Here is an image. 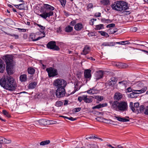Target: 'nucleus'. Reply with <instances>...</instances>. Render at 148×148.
Wrapping results in <instances>:
<instances>
[{
	"label": "nucleus",
	"mask_w": 148,
	"mask_h": 148,
	"mask_svg": "<svg viewBox=\"0 0 148 148\" xmlns=\"http://www.w3.org/2000/svg\"><path fill=\"white\" fill-rule=\"evenodd\" d=\"M0 85L6 90L12 91L14 89V86L13 84V79L10 76L1 79L0 80Z\"/></svg>",
	"instance_id": "nucleus-1"
},
{
	"label": "nucleus",
	"mask_w": 148,
	"mask_h": 148,
	"mask_svg": "<svg viewBox=\"0 0 148 148\" xmlns=\"http://www.w3.org/2000/svg\"><path fill=\"white\" fill-rule=\"evenodd\" d=\"M112 8L114 10L122 12L128 8V4L123 1H118L112 5Z\"/></svg>",
	"instance_id": "nucleus-2"
},
{
	"label": "nucleus",
	"mask_w": 148,
	"mask_h": 148,
	"mask_svg": "<svg viewBox=\"0 0 148 148\" xmlns=\"http://www.w3.org/2000/svg\"><path fill=\"white\" fill-rule=\"evenodd\" d=\"M44 7L46 10L39 16L44 19H46L47 17H49L50 16L53 15V12L52 11L54 9V7L48 4H44Z\"/></svg>",
	"instance_id": "nucleus-3"
},
{
	"label": "nucleus",
	"mask_w": 148,
	"mask_h": 148,
	"mask_svg": "<svg viewBox=\"0 0 148 148\" xmlns=\"http://www.w3.org/2000/svg\"><path fill=\"white\" fill-rule=\"evenodd\" d=\"M53 85L57 88L65 87L66 85V82L63 79H58L54 81Z\"/></svg>",
	"instance_id": "nucleus-4"
},
{
	"label": "nucleus",
	"mask_w": 148,
	"mask_h": 148,
	"mask_svg": "<svg viewBox=\"0 0 148 148\" xmlns=\"http://www.w3.org/2000/svg\"><path fill=\"white\" fill-rule=\"evenodd\" d=\"M5 60L6 65H14L15 62L13 60V56L11 55H7L4 56Z\"/></svg>",
	"instance_id": "nucleus-5"
},
{
	"label": "nucleus",
	"mask_w": 148,
	"mask_h": 148,
	"mask_svg": "<svg viewBox=\"0 0 148 148\" xmlns=\"http://www.w3.org/2000/svg\"><path fill=\"white\" fill-rule=\"evenodd\" d=\"M48 48L54 50L58 51L60 48L58 47L56 45V42L55 41H51L49 42L47 45Z\"/></svg>",
	"instance_id": "nucleus-6"
},
{
	"label": "nucleus",
	"mask_w": 148,
	"mask_h": 148,
	"mask_svg": "<svg viewBox=\"0 0 148 148\" xmlns=\"http://www.w3.org/2000/svg\"><path fill=\"white\" fill-rule=\"evenodd\" d=\"M65 87L57 88L56 92V95L57 97L60 98L64 96L66 93Z\"/></svg>",
	"instance_id": "nucleus-7"
},
{
	"label": "nucleus",
	"mask_w": 148,
	"mask_h": 148,
	"mask_svg": "<svg viewBox=\"0 0 148 148\" xmlns=\"http://www.w3.org/2000/svg\"><path fill=\"white\" fill-rule=\"evenodd\" d=\"M147 89V87H144L142 89L138 90L133 89L132 93L129 94V96L131 98H134L135 94H140L145 92Z\"/></svg>",
	"instance_id": "nucleus-8"
},
{
	"label": "nucleus",
	"mask_w": 148,
	"mask_h": 148,
	"mask_svg": "<svg viewBox=\"0 0 148 148\" xmlns=\"http://www.w3.org/2000/svg\"><path fill=\"white\" fill-rule=\"evenodd\" d=\"M49 77H53L58 75L57 70L55 69L50 67L46 69Z\"/></svg>",
	"instance_id": "nucleus-9"
},
{
	"label": "nucleus",
	"mask_w": 148,
	"mask_h": 148,
	"mask_svg": "<svg viewBox=\"0 0 148 148\" xmlns=\"http://www.w3.org/2000/svg\"><path fill=\"white\" fill-rule=\"evenodd\" d=\"M118 107V109L119 110L122 111H125L127 109V103L125 101L119 102Z\"/></svg>",
	"instance_id": "nucleus-10"
},
{
	"label": "nucleus",
	"mask_w": 148,
	"mask_h": 148,
	"mask_svg": "<svg viewBox=\"0 0 148 148\" xmlns=\"http://www.w3.org/2000/svg\"><path fill=\"white\" fill-rule=\"evenodd\" d=\"M42 33L43 34V36H40L36 38H35L36 36L35 35L34 33H31L30 35V38L32 40V41H34L38 40L44 37L45 36V34L44 31H43Z\"/></svg>",
	"instance_id": "nucleus-11"
},
{
	"label": "nucleus",
	"mask_w": 148,
	"mask_h": 148,
	"mask_svg": "<svg viewBox=\"0 0 148 148\" xmlns=\"http://www.w3.org/2000/svg\"><path fill=\"white\" fill-rule=\"evenodd\" d=\"M139 103L137 102L134 103V107L133 106V103L132 102H130V106L133 112H136V110H137L139 107Z\"/></svg>",
	"instance_id": "nucleus-12"
},
{
	"label": "nucleus",
	"mask_w": 148,
	"mask_h": 148,
	"mask_svg": "<svg viewBox=\"0 0 148 148\" xmlns=\"http://www.w3.org/2000/svg\"><path fill=\"white\" fill-rule=\"evenodd\" d=\"M116 81V78L114 77H112L106 83V84L107 86H113L115 84Z\"/></svg>",
	"instance_id": "nucleus-13"
},
{
	"label": "nucleus",
	"mask_w": 148,
	"mask_h": 148,
	"mask_svg": "<svg viewBox=\"0 0 148 148\" xmlns=\"http://www.w3.org/2000/svg\"><path fill=\"white\" fill-rule=\"evenodd\" d=\"M110 103L111 105L112 108L117 110L118 109L119 102L117 101H111L110 102Z\"/></svg>",
	"instance_id": "nucleus-14"
},
{
	"label": "nucleus",
	"mask_w": 148,
	"mask_h": 148,
	"mask_svg": "<svg viewBox=\"0 0 148 148\" xmlns=\"http://www.w3.org/2000/svg\"><path fill=\"white\" fill-rule=\"evenodd\" d=\"M14 65H6V70L8 74L9 75H11L13 73V67Z\"/></svg>",
	"instance_id": "nucleus-15"
},
{
	"label": "nucleus",
	"mask_w": 148,
	"mask_h": 148,
	"mask_svg": "<svg viewBox=\"0 0 148 148\" xmlns=\"http://www.w3.org/2000/svg\"><path fill=\"white\" fill-rule=\"evenodd\" d=\"M115 45V42H104L101 45L102 48L104 47L114 46Z\"/></svg>",
	"instance_id": "nucleus-16"
},
{
	"label": "nucleus",
	"mask_w": 148,
	"mask_h": 148,
	"mask_svg": "<svg viewBox=\"0 0 148 148\" xmlns=\"http://www.w3.org/2000/svg\"><path fill=\"white\" fill-rule=\"evenodd\" d=\"M37 84V82H32L29 84L27 88L29 89L35 88Z\"/></svg>",
	"instance_id": "nucleus-17"
},
{
	"label": "nucleus",
	"mask_w": 148,
	"mask_h": 148,
	"mask_svg": "<svg viewBox=\"0 0 148 148\" xmlns=\"http://www.w3.org/2000/svg\"><path fill=\"white\" fill-rule=\"evenodd\" d=\"M5 68V64L3 62L0 58V73H3Z\"/></svg>",
	"instance_id": "nucleus-18"
},
{
	"label": "nucleus",
	"mask_w": 148,
	"mask_h": 148,
	"mask_svg": "<svg viewBox=\"0 0 148 148\" xmlns=\"http://www.w3.org/2000/svg\"><path fill=\"white\" fill-rule=\"evenodd\" d=\"M114 117L118 121L122 122H126L129 121V120L125 119L123 117H121L119 116H117L116 114H114Z\"/></svg>",
	"instance_id": "nucleus-19"
},
{
	"label": "nucleus",
	"mask_w": 148,
	"mask_h": 148,
	"mask_svg": "<svg viewBox=\"0 0 148 148\" xmlns=\"http://www.w3.org/2000/svg\"><path fill=\"white\" fill-rule=\"evenodd\" d=\"M11 141L10 139H7L2 137H0V143L9 144L11 143Z\"/></svg>",
	"instance_id": "nucleus-20"
},
{
	"label": "nucleus",
	"mask_w": 148,
	"mask_h": 148,
	"mask_svg": "<svg viewBox=\"0 0 148 148\" xmlns=\"http://www.w3.org/2000/svg\"><path fill=\"white\" fill-rule=\"evenodd\" d=\"M91 71L90 69H86L84 72V75L86 78H88L91 76L90 74Z\"/></svg>",
	"instance_id": "nucleus-21"
},
{
	"label": "nucleus",
	"mask_w": 148,
	"mask_h": 148,
	"mask_svg": "<svg viewBox=\"0 0 148 148\" xmlns=\"http://www.w3.org/2000/svg\"><path fill=\"white\" fill-rule=\"evenodd\" d=\"M83 28V26L81 23H78L75 25L74 28L77 31L81 30Z\"/></svg>",
	"instance_id": "nucleus-22"
},
{
	"label": "nucleus",
	"mask_w": 148,
	"mask_h": 148,
	"mask_svg": "<svg viewBox=\"0 0 148 148\" xmlns=\"http://www.w3.org/2000/svg\"><path fill=\"white\" fill-rule=\"evenodd\" d=\"M123 96L119 92L116 93L114 96V98L115 99L119 100Z\"/></svg>",
	"instance_id": "nucleus-23"
},
{
	"label": "nucleus",
	"mask_w": 148,
	"mask_h": 148,
	"mask_svg": "<svg viewBox=\"0 0 148 148\" xmlns=\"http://www.w3.org/2000/svg\"><path fill=\"white\" fill-rule=\"evenodd\" d=\"M90 50V47L86 45L84 47L83 51V53L82 54L84 55H86L88 53Z\"/></svg>",
	"instance_id": "nucleus-24"
},
{
	"label": "nucleus",
	"mask_w": 148,
	"mask_h": 148,
	"mask_svg": "<svg viewBox=\"0 0 148 148\" xmlns=\"http://www.w3.org/2000/svg\"><path fill=\"white\" fill-rule=\"evenodd\" d=\"M107 105V104L106 103L100 104L98 105L92 107V109H97V108L99 109V108H100L102 107L106 106Z\"/></svg>",
	"instance_id": "nucleus-25"
},
{
	"label": "nucleus",
	"mask_w": 148,
	"mask_h": 148,
	"mask_svg": "<svg viewBox=\"0 0 148 148\" xmlns=\"http://www.w3.org/2000/svg\"><path fill=\"white\" fill-rule=\"evenodd\" d=\"M27 75L25 74L21 75L20 77V79L21 82H25L27 80Z\"/></svg>",
	"instance_id": "nucleus-26"
},
{
	"label": "nucleus",
	"mask_w": 148,
	"mask_h": 148,
	"mask_svg": "<svg viewBox=\"0 0 148 148\" xmlns=\"http://www.w3.org/2000/svg\"><path fill=\"white\" fill-rule=\"evenodd\" d=\"M145 108L143 105H141L138 108L137 110H136V112L137 113H141L143 112L144 110H145Z\"/></svg>",
	"instance_id": "nucleus-27"
},
{
	"label": "nucleus",
	"mask_w": 148,
	"mask_h": 148,
	"mask_svg": "<svg viewBox=\"0 0 148 148\" xmlns=\"http://www.w3.org/2000/svg\"><path fill=\"white\" fill-rule=\"evenodd\" d=\"M103 75V72L102 71H99L97 72L96 75V79H99L102 77Z\"/></svg>",
	"instance_id": "nucleus-28"
},
{
	"label": "nucleus",
	"mask_w": 148,
	"mask_h": 148,
	"mask_svg": "<svg viewBox=\"0 0 148 148\" xmlns=\"http://www.w3.org/2000/svg\"><path fill=\"white\" fill-rule=\"evenodd\" d=\"M38 122L41 125H45L47 124V120L45 119L39 120L38 121Z\"/></svg>",
	"instance_id": "nucleus-29"
},
{
	"label": "nucleus",
	"mask_w": 148,
	"mask_h": 148,
	"mask_svg": "<svg viewBox=\"0 0 148 148\" xmlns=\"http://www.w3.org/2000/svg\"><path fill=\"white\" fill-rule=\"evenodd\" d=\"M27 72L29 74L32 75L35 73V70L32 67H29L27 69Z\"/></svg>",
	"instance_id": "nucleus-30"
},
{
	"label": "nucleus",
	"mask_w": 148,
	"mask_h": 148,
	"mask_svg": "<svg viewBox=\"0 0 148 148\" xmlns=\"http://www.w3.org/2000/svg\"><path fill=\"white\" fill-rule=\"evenodd\" d=\"M50 143V141L49 140H47L41 142L40 143V145H41L44 146L49 144Z\"/></svg>",
	"instance_id": "nucleus-31"
},
{
	"label": "nucleus",
	"mask_w": 148,
	"mask_h": 148,
	"mask_svg": "<svg viewBox=\"0 0 148 148\" xmlns=\"http://www.w3.org/2000/svg\"><path fill=\"white\" fill-rule=\"evenodd\" d=\"M73 30V27L69 25H68L65 28V31L67 32H71Z\"/></svg>",
	"instance_id": "nucleus-32"
},
{
	"label": "nucleus",
	"mask_w": 148,
	"mask_h": 148,
	"mask_svg": "<svg viewBox=\"0 0 148 148\" xmlns=\"http://www.w3.org/2000/svg\"><path fill=\"white\" fill-rule=\"evenodd\" d=\"M101 3L104 5H107L109 4V0H100Z\"/></svg>",
	"instance_id": "nucleus-33"
},
{
	"label": "nucleus",
	"mask_w": 148,
	"mask_h": 148,
	"mask_svg": "<svg viewBox=\"0 0 148 148\" xmlns=\"http://www.w3.org/2000/svg\"><path fill=\"white\" fill-rule=\"evenodd\" d=\"M77 82H75L74 83L75 85V92L76 91L78 90L80 88V86H79V83Z\"/></svg>",
	"instance_id": "nucleus-34"
},
{
	"label": "nucleus",
	"mask_w": 148,
	"mask_h": 148,
	"mask_svg": "<svg viewBox=\"0 0 148 148\" xmlns=\"http://www.w3.org/2000/svg\"><path fill=\"white\" fill-rule=\"evenodd\" d=\"M86 98L85 99L84 102L87 103H89L92 101V99L91 97L88 98V96L86 95Z\"/></svg>",
	"instance_id": "nucleus-35"
},
{
	"label": "nucleus",
	"mask_w": 148,
	"mask_h": 148,
	"mask_svg": "<svg viewBox=\"0 0 148 148\" xmlns=\"http://www.w3.org/2000/svg\"><path fill=\"white\" fill-rule=\"evenodd\" d=\"M86 95H83L81 96H79L78 98V100L80 102H81L83 100L84 101L85 99L86 98Z\"/></svg>",
	"instance_id": "nucleus-36"
},
{
	"label": "nucleus",
	"mask_w": 148,
	"mask_h": 148,
	"mask_svg": "<svg viewBox=\"0 0 148 148\" xmlns=\"http://www.w3.org/2000/svg\"><path fill=\"white\" fill-rule=\"evenodd\" d=\"M99 33L102 36H105L106 38L109 37V35L107 33L103 31H99Z\"/></svg>",
	"instance_id": "nucleus-37"
},
{
	"label": "nucleus",
	"mask_w": 148,
	"mask_h": 148,
	"mask_svg": "<svg viewBox=\"0 0 148 148\" xmlns=\"http://www.w3.org/2000/svg\"><path fill=\"white\" fill-rule=\"evenodd\" d=\"M104 28L103 24H99L96 26L95 29V30H100Z\"/></svg>",
	"instance_id": "nucleus-38"
},
{
	"label": "nucleus",
	"mask_w": 148,
	"mask_h": 148,
	"mask_svg": "<svg viewBox=\"0 0 148 148\" xmlns=\"http://www.w3.org/2000/svg\"><path fill=\"white\" fill-rule=\"evenodd\" d=\"M59 2H60L61 5L64 8L66 5V0H58Z\"/></svg>",
	"instance_id": "nucleus-39"
},
{
	"label": "nucleus",
	"mask_w": 148,
	"mask_h": 148,
	"mask_svg": "<svg viewBox=\"0 0 148 148\" xmlns=\"http://www.w3.org/2000/svg\"><path fill=\"white\" fill-rule=\"evenodd\" d=\"M137 86L138 87H139L138 89L139 90L142 89L144 86V84L142 82H140L138 83L137 85ZM145 87H146L145 86Z\"/></svg>",
	"instance_id": "nucleus-40"
},
{
	"label": "nucleus",
	"mask_w": 148,
	"mask_h": 148,
	"mask_svg": "<svg viewBox=\"0 0 148 148\" xmlns=\"http://www.w3.org/2000/svg\"><path fill=\"white\" fill-rule=\"evenodd\" d=\"M2 112L4 115L8 117L9 118L10 117V115L9 114L6 110H3Z\"/></svg>",
	"instance_id": "nucleus-41"
},
{
	"label": "nucleus",
	"mask_w": 148,
	"mask_h": 148,
	"mask_svg": "<svg viewBox=\"0 0 148 148\" xmlns=\"http://www.w3.org/2000/svg\"><path fill=\"white\" fill-rule=\"evenodd\" d=\"M95 98L99 101H101L103 99V97L100 96H96Z\"/></svg>",
	"instance_id": "nucleus-42"
},
{
	"label": "nucleus",
	"mask_w": 148,
	"mask_h": 148,
	"mask_svg": "<svg viewBox=\"0 0 148 148\" xmlns=\"http://www.w3.org/2000/svg\"><path fill=\"white\" fill-rule=\"evenodd\" d=\"M5 21V22L9 25L11 24L13 22L12 20L10 18L6 19Z\"/></svg>",
	"instance_id": "nucleus-43"
},
{
	"label": "nucleus",
	"mask_w": 148,
	"mask_h": 148,
	"mask_svg": "<svg viewBox=\"0 0 148 148\" xmlns=\"http://www.w3.org/2000/svg\"><path fill=\"white\" fill-rule=\"evenodd\" d=\"M63 103L61 101L56 102V106L57 107H60L63 105Z\"/></svg>",
	"instance_id": "nucleus-44"
},
{
	"label": "nucleus",
	"mask_w": 148,
	"mask_h": 148,
	"mask_svg": "<svg viewBox=\"0 0 148 148\" xmlns=\"http://www.w3.org/2000/svg\"><path fill=\"white\" fill-rule=\"evenodd\" d=\"M25 7L23 3L19 4V10H24L25 9Z\"/></svg>",
	"instance_id": "nucleus-45"
},
{
	"label": "nucleus",
	"mask_w": 148,
	"mask_h": 148,
	"mask_svg": "<svg viewBox=\"0 0 148 148\" xmlns=\"http://www.w3.org/2000/svg\"><path fill=\"white\" fill-rule=\"evenodd\" d=\"M96 21V19L92 18L90 19L89 21V24L92 25H93V22Z\"/></svg>",
	"instance_id": "nucleus-46"
},
{
	"label": "nucleus",
	"mask_w": 148,
	"mask_h": 148,
	"mask_svg": "<svg viewBox=\"0 0 148 148\" xmlns=\"http://www.w3.org/2000/svg\"><path fill=\"white\" fill-rule=\"evenodd\" d=\"M93 6V5L92 3H90L87 6V8L88 10H89L92 8Z\"/></svg>",
	"instance_id": "nucleus-47"
},
{
	"label": "nucleus",
	"mask_w": 148,
	"mask_h": 148,
	"mask_svg": "<svg viewBox=\"0 0 148 148\" xmlns=\"http://www.w3.org/2000/svg\"><path fill=\"white\" fill-rule=\"evenodd\" d=\"M144 113L145 114L148 115V106L145 108Z\"/></svg>",
	"instance_id": "nucleus-48"
},
{
	"label": "nucleus",
	"mask_w": 148,
	"mask_h": 148,
	"mask_svg": "<svg viewBox=\"0 0 148 148\" xmlns=\"http://www.w3.org/2000/svg\"><path fill=\"white\" fill-rule=\"evenodd\" d=\"M119 84H121L122 85H123L125 86L127 84V82L126 81H123L119 82Z\"/></svg>",
	"instance_id": "nucleus-49"
},
{
	"label": "nucleus",
	"mask_w": 148,
	"mask_h": 148,
	"mask_svg": "<svg viewBox=\"0 0 148 148\" xmlns=\"http://www.w3.org/2000/svg\"><path fill=\"white\" fill-rule=\"evenodd\" d=\"M115 25V24L114 23H111L107 25L106 26L107 28L113 27Z\"/></svg>",
	"instance_id": "nucleus-50"
},
{
	"label": "nucleus",
	"mask_w": 148,
	"mask_h": 148,
	"mask_svg": "<svg viewBox=\"0 0 148 148\" xmlns=\"http://www.w3.org/2000/svg\"><path fill=\"white\" fill-rule=\"evenodd\" d=\"M87 92L89 94H94V90L93 89H90L89 90H88L87 91Z\"/></svg>",
	"instance_id": "nucleus-51"
},
{
	"label": "nucleus",
	"mask_w": 148,
	"mask_h": 148,
	"mask_svg": "<svg viewBox=\"0 0 148 148\" xmlns=\"http://www.w3.org/2000/svg\"><path fill=\"white\" fill-rule=\"evenodd\" d=\"M81 110L80 108H75L74 109V112H77Z\"/></svg>",
	"instance_id": "nucleus-52"
},
{
	"label": "nucleus",
	"mask_w": 148,
	"mask_h": 148,
	"mask_svg": "<svg viewBox=\"0 0 148 148\" xmlns=\"http://www.w3.org/2000/svg\"><path fill=\"white\" fill-rule=\"evenodd\" d=\"M125 41H122L120 42H115L116 44H118L120 45H125Z\"/></svg>",
	"instance_id": "nucleus-53"
},
{
	"label": "nucleus",
	"mask_w": 148,
	"mask_h": 148,
	"mask_svg": "<svg viewBox=\"0 0 148 148\" xmlns=\"http://www.w3.org/2000/svg\"><path fill=\"white\" fill-rule=\"evenodd\" d=\"M110 29L112 30V31L110 32L111 34H114L117 31L116 29H114V30H112V29Z\"/></svg>",
	"instance_id": "nucleus-54"
},
{
	"label": "nucleus",
	"mask_w": 148,
	"mask_h": 148,
	"mask_svg": "<svg viewBox=\"0 0 148 148\" xmlns=\"http://www.w3.org/2000/svg\"><path fill=\"white\" fill-rule=\"evenodd\" d=\"M37 25L38 26L40 27L41 29L42 30H44L45 29V27L42 26L40 24H37Z\"/></svg>",
	"instance_id": "nucleus-55"
},
{
	"label": "nucleus",
	"mask_w": 148,
	"mask_h": 148,
	"mask_svg": "<svg viewBox=\"0 0 148 148\" xmlns=\"http://www.w3.org/2000/svg\"><path fill=\"white\" fill-rule=\"evenodd\" d=\"M63 12H64V14L67 17L69 15V14L68 12L66 11L65 10H64L63 11Z\"/></svg>",
	"instance_id": "nucleus-56"
},
{
	"label": "nucleus",
	"mask_w": 148,
	"mask_h": 148,
	"mask_svg": "<svg viewBox=\"0 0 148 148\" xmlns=\"http://www.w3.org/2000/svg\"><path fill=\"white\" fill-rule=\"evenodd\" d=\"M76 23V21H71L70 23V24L72 26H74Z\"/></svg>",
	"instance_id": "nucleus-57"
},
{
	"label": "nucleus",
	"mask_w": 148,
	"mask_h": 148,
	"mask_svg": "<svg viewBox=\"0 0 148 148\" xmlns=\"http://www.w3.org/2000/svg\"><path fill=\"white\" fill-rule=\"evenodd\" d=\"M68 119L71 120V121H74L76 120V118H74L72 117H69Z\"/></svg>",
	"instance_id": "nucleus-58"
},
{
	"label": "nucleus",
	"mask_w": 148,
	"mask_h": 148,
	"mask_svg": "<svg viewBox=\"0 0 148 148\" xmlns=\"http://www.w3.org/2000/svg\"><path fill=\"white\" fill-rule=\"evenodd\" d=\"M26 31V29H21L19 28V32H25Z\"/></svg>",
	"instance_id": "nucleus-59"
},
{
	"label": "nucleus",
	"mask_w": 148,
	"mask_h": 148,
	"mask_svg": "<svg viewBox=\"0 0 148 148\" xmlns=\"http://www.w3.org/2000/svg\"><path fill=\"white\" fill-rule=\"evenodd\" d=\"M131 30L133 32H135L137 30V28L136 27H134L131 29Z\"/></svg>",
	"instance_id": "nucleus-60"
},
{
	"label": "nucleus",
	"mask_w": 148,
	"mask_h": 148,
	"mask_svg": "<svg viewBox=\"0 0 148 148\" xmlns=\"http://www.w3.org/2000/svg\"><path fill=\"white\" fill-rule=\"evenodd\" d=\"M133 90H132L131 88L130 87L128 88L127 89V92H130L131 91L132 92Z\"/></svg>",
	"instance_id": "nucleus-61"
},
{
	"label": "nucleus",
	"mask_w": 148,
	"mask_h": 148,
	"mask_svg": "<svg viewBox=\"0 0 148 148\" xmlns=\"http://www.w3.org/2000/svg\"><path fill=\"white\" fill-rule=\"evenodd\" d=\"M101 21L102 22L104 23H106L107 21V19H106L104 18H102L101 19Z\"/></svg>",
	"instance_id": "nucleus-62"
},
{
	"label": "nucleus",
	"mask_w": 148,
	"mask_h": 148,
	"mask_svg": "<svg viewBox=\"0 0 148 148\" xmlns=\"http://www.w3.org/2000/svg\"><path fill=\"white\" fill-rule=\"evenodd\" d=\"M112 20H110L109 19H107V21L106 22V23H110L112 22Z\"/></svg>",
	"instance_id": "nucleus-63"
},
{
	"label": "nucleus",
	"mask_w": 148,
	"mask_h": 148,
	"mask_svg": "<svg viewBox=\"0 0 148 148\" xmlns=\"http://www.w3.org/2000/svg\"><path fill=\"white\" fill-rule=\"evenodd\" d=\"M124 13L126 14H130V12L129 11H125Z\"/></svg>",
	"instance_id": "nucleus-64"
}]
</instances>
